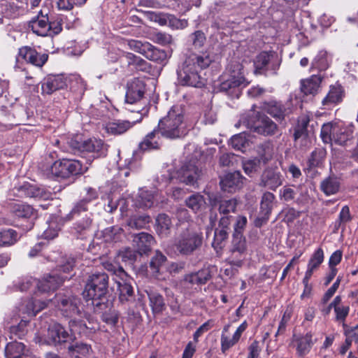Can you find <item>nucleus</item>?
<instances>
[{
  "label": "nucleus",
  "mask_w": 358,
  "mask_h": 358,
  "mask_svg": "<svg viewBox=\"0 0 358 358\" xmlns=\"http://www.w3.org/2000/svg\"><path fill=\"white\" fill-rule=\"evenodd\" d=\"M250 143L247 134L245 132L234 135L231 138L232 148L243 152L250 146Z\"/></svg>",
  "instance_id": "41"
},
{
  "label": "nucleus",
  "mask_w": 358,
  "mask_h": 358,
  "mask_svg": "<svg viewBox=\"0 0 358 358\" xmlns=\"http://www.w3.org/2000/svg\"><path fill=\"white\" fill-rule=\"evenodd\" d=\"M241 79V78L233 79L232 77H229L228 75L223 76L219 87L220 91L227 94H233L241 85L244 83Z\"/></svg>",
  "instance_id": "32"
},
{
  "label": "nucleus",
  "mask_w": 358,
  "mask_h": 358,
  "mask_svg": "<svg viewBox=\"0 0 358 358\" xmlns=\"http://www.w3.org/2000/svg\"><path fill=\"white\" fill-rule=\"evenodd\" d=\"M227 71L229 73L228 76L229 77H232L233 79L241 78L242 82L245 83V78L244 77L243 65L239 62L231 61L228 65Z\"/></svg>",
  "instance_id": "48"
},
{
  "label": "nucleus",
  "mask_w": 358,
  "mask_h": 358,
  "mask_svg": "<svg viewBox=\"0 0 358 358\" xmlns=\"http://www.w3.org/2000/svg\"><path fill=\"white\" fill-rule=\"evenodd\" d=\"M185 204L192 211L196 213L205 208L206 201L203 195L196 193L186 199Z\"/></svg>",
  "instance_id": "39"
},
{
  "label": "nucleus",
  "mask_w": 358,
  "mask_h": 358,
  "mask_svg": "<svg viewBox=\"0 0 358 358\" xmlns=\"http://www.w3.org/2000/svg\"><path fill=\"white\" fill-rule=\"evenodd\" d=\"M24 345L22 343L10 342L8 343L5 349V355L6 358H24L26 355L24 354Z\"/></svg>",
  "instance_id": "36"
},
{
  "label": "nucleus",
  "mask_w": 358,
  "mask_h": 358,
  "mask_svg": "<svg viewBox=\"0 0 358 358\" xmlns=\"http://www.w3.org/2000/svg\"><path fill=\"white\" fill-rule=\"evenodd\" d=\"M261 164L256 159L248 160L243 163V170L247 175L251 176L261 169Z\"/></svg>",
  "instance_id": "55"
},
{
  "label": "nucleus",
  "mask_w": 358,
  "mask_h": 358,
  "mask_svg": "<svg viewBox=\"0 0 358 358\" xmlns=\"http://www.w3.org/2000/svg\"><path fill=\"white\" fill-rule=\"evenodd\" d=\"M296 195V191L289 185L284 186L279 192L280 199L286 202L294 201Z\"/></svg>",
  "instance_id": "54"
},
{
  "label": "nucleus",
  "mask_w": 358,
  "mask_h": 358,
  "mask_svg": "<svg viewBox=\"0 0 358 358\" xmlns=\"http://www.w3.org/2000/svg\"><path fill=\"white\" fill-rule=\"evenodd\" d=\"M210 201L213 207L218 206V211L221 215H229L234 213L236 209L237 201L235 199L227 200L215 196L210 197Z\"/></svg>",
  "instance_id": "27"
},
{
  "label": "nucleus",
  "mask_w": 358,
  "mask_h": 358,
  "mask_svg": "<svg viewBox=\"0 0 358 358\" xmlns=\"http://www.w3.org/2000/svg\"><path fill=\"white\" fill-rule=\"evenodd\" d=\"M17 239V233L12 229L0 231V246L13 245Z\"/></svg>",
  "instance_id": "46"
},
{
  "label": "nucleus",
  "mask_w": 358,
  "mask_h": 358,
  "mask_svg": "<svg viewBox=\"0 0 358 358\" xmlns=\"http://www.w3.org/2000/svg\"><path fill=\"white\" fill-rule=\"evenodd\" d=\"M159 134L160 133L157 129L147 134L140 143L139 148L143 151L159 149L161 145Z\"/></svg>",
  "instance_id": "29"
},
{
  "label": "nucleus",
  "mask_w": 358,
  "mask_h": 358,
  "mask_svg": "<svg viewBox=\"0 0 358 358\" xmlns=\"http://www.w3.org/2000/svg\"><path fill=\"white\" fill-rule=\"evenodd\" d=\"M11 212L20 218H30L34 215V208L24 203H13L11 206Z\"/></svg>",
  "instance_id": "40"
},
{
  "label": "nucleus",
  "mask_w": 358,
  "mask_h": 358,
  "mask_svg": "<svg viewBox=\"0 0 358 358\" xmlns=\"http://www.w3.org/2000/svg\"><path fill=\"white\" fill-rule=\"evenodd\" d=\"M275 199V195L269 192L262 194L260 202V215H264V220H268L273 207V202Z\"/></svg>",
  "instance_id": "33"
},
{
  "label": "nucleus",
  "mask_w": 358,
  "mask_h": 358,
  "mask_svg": "<svg viewBox=\"0 0 358 358\" xmlns=\"http://www.w3.org/2000/svg\"><path fill=\"white\" fill-rule=\"evenodd\" d=\"M211 62L212 58L206 52L189 55L177 70L179 84L198 88L204 86L205 79L201 76L200 71L208 67Z\"/></svg>",
  "instance_id": "2"
},
{
  "label": "nucleus",
  "mask_w": 358,
  "mask_h": 358,
  "mask_svg": "<svg viewBox=\"0 0 358 358\" xmlns=\"http://www.w3.org/2000/svg\"><path fill=\"white\" fill-rule=\"evenodd\" d=\"M48 15L43 10H41L38 15L33 18L29 24L31 31L38 36H48Z\"/></svg>",
  "instance_id": "18"
},
{
  "label": "nucleus",
  "mask_w": 358,
  "mask_h": 358,
  "mask_svg": "<svg viewBox=\"0 0 358 358\" xmlns=\"http://www.w3.org/2000/svg\"><path fill=\"white\" fill-rule=\"evenodd\" d=\"M138 12L143 13L145 17L152 22H157L161 26L166 25L168 13L142 10H138Z\"/></svg>",
  "instance_id": "47"
},
{
  "label": "nucleus",
  "mask_w": 358,
  "mask_h": 358,
  "mask_svg": "<svg viewBox=\"0 0 358 358\" xmlns=\"http://www.w3.org/2000/svg\"><path fill=\"white\" fill-rule=\"evenodd\" d=\"M145 85L139 78H134L127 83L126 102L133 104L140 101L144 95Z\"/></svg>",
  "instance_id": "13"
},
{
  "label": "nucleus",
  "mask_w": 358,
  "mask_h": 358,
  "mask_svg": "<svg viewBox=\"0 0 358 358\" xmlns=\"http://www.w3.org/2000/svg\"><path fill=\"white\" fill-rule=\"evenodd\" d=\"M87 169L88 167L83 166L79 160L62 159L51 164L48 173L58 178H68L72 176L83 174Z\"/></svg>",
  "instance_id": "8"
},
{
  "label": "nucleus",
  "mask_w": 358,
  "mask_h": 358,
  "mask_svg": "<svg viewBox=\"0 0 358 358\" xmlns=\"http://www.w3.org/2000/svg\"><path fill=\"white\" fill-rule=\"evenodd\" d=\"M119 296L118 299L120 303L122 305L132 303L134 301V292L132 285L124 279V277L120 278V280L117 282Z\"/></svg>",
  "instance_id": "26"
},
{
  "label": "nucleus",
  "mask_w": 358,
  "mask_h": 358,
  "mask_svg": "<svg viewBox=\"0 0 358 358\" xmlns=\"http://www.w3.org/2000/svg\"><path fill=\"white\" fill-rule=\"evenodd\" d=\"M152 39L154 42L162 45H166L172 42V36L164 32L154 33L152 36Z\"/></svg>",
  "instance_id": "60"
},
{
  "label": "nucleus",
  "mask_w": 358,
  "mask_h": 358,
  "mask_svg": "<svg viewBox=\"0 0 358 358\" xmlns=\"http://www.w3.org/2000/svg\"><path fill=\"white\" fill-rule=\"evenodd\" d=\"M128 58L131 60L129 65H133L137 71H147L149 69V64L144 59L133 54H129Z\"/></svg>",
  "instance_id": "53"
},
{
  "label": "nucleus",
  "mask_w": 358,
  "mask_h": 358,
  "mask_svg": "<svg viewBox=\"0 0 358 358\" xmlns=\"http://www.w3.org/2000/svg\"><path fill=\"white\" fill-rule=\"evenodd\" d=\"M71 277L66 275L59 276L58 274L45 275L42 280H39L37 286L41 292H48L57 289L65 280Z\"/></svg>",
  "instance_id": "17"
},
{
  "label": "nucleus",
  "mask_w": 358,
  "mask_h": 358,
  "mask_svg": "<svg viewBox=\"0 0 358 358\" xmlns=\"http://www.w3.org/2000/svg\"><path fill=\"white\" fill-rule=\"evenodd\" d=\"M85 190L86 196L75 204L71 211L66 216V220L69 221L80 217L83 213L87 211V204L98 198V193L94 189L87 187Z\"/></svg>",
  "instance_id": "11"
},
{
  "label": "nucleus",
  "mask_w": 358,
  "mask_h": 358,
  "mask_svg": "<svg viewBox=\"0 0 358 358\" xmlns=\"http://www.w3.org/2000/svg\"><path fill=\"white\" fill-rule=\"evenodd\" d=\"M343 334L345 337L357 341L358 340V325L355 327H349L345 323H343Z\"/></svg>",
  "instance_id": "64"
},
{
  "label": "nucleus",
  "mask_w": 358,
  "mask_h": 358,
  "mask_svg": "<svg viewBox=\"0 0 358 358\" xmlns=\"http://www.w3.org/2000/svg\"><path fill=\"white\" fill-rule=\"evenodd\" d=\"M87 0H58L57 2L59 10H70L74 5H83Z\"/></svg>",
  "instance_id": "56"
},
{
  "label": "nucleus",
  "mask_w": 358,
  "mask_h": 358,
  "mask_svg": "<svg viewBox=\"0 0 358 358\" xmlns=\"http://www.w3.org/2000/svg\"><path fill=\"white\" fill-rule=\"evenodd\" d=\"M166 261V257L162 252L157 251L155 255L151 259L150 268L153 275L157 276L160 267Z\"/></svg>",
  "instance_id": "51"
},
{
  "label": "nucleus",
  "mask_w": 358,
  "mask_h": 358,
  "mask_svg": "<svg viewBox=\"0 0 358 358\" xmlns=\"http://www.w3.org/2000/svg\"><path fill=\"white\" fill-rule=\"evenodd\" d=\"M243 177L240 172L229 173L220 180V186L223 191L228 192H235L241 187Z\"/></svg>",
  "instance_id": "25"
},
{
  "label": "nucleus",
  "mask_w": 358,
  "mask_h": 358,
  "mask_svg": "<svg viewBox=\"0 0 358 358\" xmlns=\"http://www.w3.org/2000/svg\"><path fill=\"white\" fill-rule=\"evenodd\" d=\"M83 213H85L84 217L78 220L74 224L73 227L76 232L80 234L87 231L90 229L92 223V213H89L87 210V212L83 213Z\"/></svg>",
  "instance_id": "42"
},
{
  "label": "nucleus",
  "mask_w": 358,
  "mask_h": 358,
  "mask_svg": "<svg viewBox=\"0 0 358 358\" xmlns=\"http://www.w3.org/2000/svg\"><path fill=\"white\" fill-rule=\"evenodd\" d=\"M274 53L273 52L262 51L255 58L254 61L255 73V74H265L268 70V65L271 63V68L273 71V74H277V70L279 68V63H273L271 59L273 57Z\"/></svg>",
  "instance_id": "12"
},
{
  "label": "nucleus",
  "mask_w": 358,
  "mask_h": 358,
  "mask_svg": "<svg viewBox=\"0 0 358 358\" xmlns=\"http://www.w3.org/2000/svg\"><path fill=\"white\" fill-rule=\"evenodd\" d=\"M246 241L243 234H234L231 242V252L233 255L238 254L240 256L245 255L246 252Z\"/></svg>",
  "instance_id": "37"
},
{
  "label": "nucleus",
  "mask_w": 358,
  "mask_h": 358,
  "mask_svg": "<svg viewBox=\"0 0 358 358\" xmlns=\"http://www.w3.org/2000/svg\"><path fill=\"white\" fill-rule=\"evenodd\" d=\"M341 187L339 178L331 176L325 178L320 182V189L327 196L336 194L338 192Z\"/></svg>",
  "instance_id": "30"
},
{
  "label": "nucleus",
  "mask_w": 358,
  "mask_h": 358,
  "mask_svg": "<svg viewBox=\"0 0 358 358\" xmlns=\"http://www.w3.org/2000/svg\"><path fill=\"white\" fill-rule=\"evenodd\" d=\"M151 221V218L147 215H132L127 220V225L134 229H141L146 227Z\"/></svg>",
  "instance_id": "43"
},
{
  "label": "nucleus",
  "mask_w": 358,
  "mask_h": 358,
  "mask_svg": "<svg viewBox=\"0 0 358 358\" xmlns=\"http://www.w3.org/2000/svg\"><path fill=\"white\" fill-rule=\"evenodd\" d=\"M157 129L162 136L168 139H177L186 136L187 129L185 121V107L175 105L158 123Z\"/></svg>",
  "instance_id": "4"
},
{
  "label": "nucleus",
  "mask_w": 358,
  "mask_h": 358,
  "mask_svg": "<svg viewBox=\"0 0 358 358\" xmlns=\"http://www.w3.org/2000/svg\"><path fill=\"white\" fill-rule=\"evenodd\" d=\"M262 109L278 121L283 120L285 117L289 113L288 108L281 102L276 101L263 103Z\"/></svg>",
  "instance_id": "24"
},
{
  "label": "nucleus",
  "mask_w": 358,
  "mask_h": 358,
  "mask_svg": "<svg viewBox=\"0 0 358 358\" xmlns=\"http://www.w3.org/2000/svg\"><path fill=\"white\" fill-rule=\"evenodd\" d=\"M143 55L147 59L155 62L162 61L166 56L164 51L157 49L150 43H148V47H146Z\"/></svg>",
  "instance_id": "49"
},
{
  "label": "nucleus",
  "mask_w": 358,
  "mask_h": 358,
  "mask_svg": "<svg viewBox=\"0 0 358 358\" xmlns=\"http://www.w3.org/2000/svg\"><path fill=\"white\" fill-rule=\"evenodd\" d=\"M254 108L255 106L250 113L242 115L240 122L250 130L264 136L277 134V124L265 114L255 111Z\"/></svg>",
  "instance_id": "5"
},
{
  "label": "nucleus",
  "mask_w": 358,
  "mask_h": 358,
  "mask_svg": "<svg viewBox=\"0 0 358 358\" xmlns=\"http://www.w3.org/2000/svg\"><path fill=\"white\" fill-rule=\"evenodd\" d=\"M258 157L255 158L263 165L267 164L273 156V148L270 143L260 144L257 148Z\"/></svg>",
  "instance_id": "38"
},
{
  "label": "nucleus",
  "mask_w": 358,
  "mask_h": 358,
  "mask_svg": "<svg viewBox=\"0 0 358 358\" xmlns=\"http://www.w3.org/2000/svg\"><path fill=\"white\" fill-rule=\"evenodd\" d=\"M329 66L328 61L325 54L317 55L312 63V68L320 71H324Z\"/></svg>",
  "instance_id": "63"
},
{
  "label": "nucleus",
  "mask_w": 358,
  "mask_h": 358,
  "mask_svg": "<svg viewBox=\"0 0 358 358\" xmlns=\"http://www.w3.org/2000/svg\"><path fill=\"white\" fill-rule=\"evenodd\" d=\"M202 243V234L187 227L179 234L175 241L174 247L180 255L189 256L199 249Z\"/></svg>",
  "instance_id": "6"
},
{
  "label": "nucleus",
  "mask_w": 358,
  "mask_h": 358,
  "mask_svg": "<svg viewBox=\"0 0 358 358\" xmlns=\"http://www.w3.org/2000/svg\"><path fill=\"white\" fill-rule=\"evenodd\" d=\"M322 76L320 75H313L309 78L302 80L301 82V90L306 95L315 94L317 93Z\"/></svg>",
  "instance_id": "28"
},
{
  "label": "nucleus",
  "mask_w": 358,
  "mask_h": 358,
  "mask_svg": "<svg viewBox=\"0 0 358 358\" xmlns=\"http://www.w3.org/2000/svg\"><path fill=\"white\" fill-rule=\"evenodd\" d=\"M67 86L66 79L62 75H50L44 78L41 85L43 94H52Z\"/></svg>",
  "instance_id": "16"
},
{
  "label": "nucleus",
  "mask_w": 358,
  "mask_h": 358,
  "mask_svg": "<svg viewBox=\"0 0 358 358\" xmlns=\"http://www.w3.org/2000/svg\"><path fill=\"white\" fill-rule=\"evenodd\" d=\"M345 96V91L343 87L338 83L330 85L329 92L322 99V104L329 108L330 107L337 105L343 101Z\"/></svg>",
  "instance_id": "21"
},
{
  "label": "nucleus",
  "mask_w": 358,
  "mask_h": 358,
  "mask_svg": "<svg viewBox=\"0 0 358 358\" xmlns=\"http://www.w3.org/2000/svg\"><path fill=\"white\" fill-rule=\"evenodd\" d=\"M90 346L85 343H76L69 347L71 358H84L90 352Z\"/></svg>",
  "instance_id": "45"
},
{
  "label": "nucleus",
  "mask_w": 358,
  "mask_h": 358,
  "mask_svg": "<svg viewBox=\"0 0 358 358\" xmlns=\"http://www.w3.org/2000/svg\"><path fill=\"white\" fill-rule=\"evenodd\" d=\"M156 231L162 237H166L172 226L170 217L166 214H159L156 219Z\"/></svg>",
  "instance_id": "35"
},
{
  "label": "nucleus",
  "mask_w": 358,
  "mask_h": 358,
  "mask_svg": "<svg viewBox=\"0 0 358 358\" xmlns=\"http://www.w3.org/2000/svg\"><path fill=\"white\" fill-rule=\"evenodd\" d=\"M200 176V171L193 164L183 165L178 173V180L187 185H194Z\"/></svg>",
  "instance_id": "20"
},
{
  "label": "nucleus",
  "mask_w": 358,
  "mask_h": 358,
  "mask_svg": "<svg viewBox=\"0 0 358 358\" xmlns=\"http://www.w3.org/2000/svg\"><path fill=\"white\" fill-rule=\"evenodd\" d=\"M293 343L296 347V354L299 357H304L309 353L315 343V341L313 339V334L308 332L303 336H294Z\"/></svg>",
  "instance_id": "22"
},
{
  "label": "nucleus",
  "mask_w": 358,
  "mask_h": 358,
  "mask_svg": "<svg viewBox=\"0 0 358 358\" xmlns=\"http://www.w3.org/2000/svg\"><path fill=\"white\" fill-rule=\"evenodd\" d=\"M166 18V25L173 29H182L187 26V21L178 19L173 15L168 13Z\"/></svg>",
  "instance_id": "61"
},
{
  "label": "nucleus",
  "mask_w": 358,
  "mask_h": 358,
  "mask_svg": "<svg viewBox=\"0 0 358 358\" xmlns=\"http://www.w3.org/2000/svg\"><path fill=\"white\" fill-rule=\"evenodd\" d=\"M326 157V150L324 148H316L312 152L308 159V166L310 168L319 166Z\"/></svg>",
  "instance_id": "50"
},
{
  "label": "nucleus",
  "mask_w": 358,
  "mask_h": 358,
  "mask_svg": "<svg viewBox=\"0 0 358 358\" xmlns=\"http://www.w3.org/2000/svg\"><path fill=\"white\" fill-rule=\"evenodd\" d=\"M70 144L73 150L80 152L92 153L94 157L104 155L107 151V145L104 144L103 141L95 138L80 142L77 140H71Z\"/></svg>",
  "instance_id": "9"
},
{
  "label": "nucleus",
  "mask_w": 358,
  "mask_h": 358,
  "mask_svg": "<svg viewBox=\"0 0 358 358\" xmlns=\"http://www.w3.org/2000/svg\"><path fill=\"white\" fill-rule=\"evenodd\" d=\"M108 276L105 273H94L89 276L85 289L84 297L92 301L94 311H101L109 308L110 302L107 299Z\"/></svg>",
  "instance_id": "3"
},
{
  "label": "nucleus",
  "mask_w": 358,
  "mask_h": 358,
  "mask_svg": "<svg viewBox=\"0 0 358 358\" xmlns=\"http://www.w3.org/2000/svg\"><path fill=\"white\" fill-rule=\"evenodd\" d=\"M239 341L238 338L234 335L231 338L228 337L225 334L221 336V350L223 353L226 352L229 348L233 347Z\"/></svg>",
  "instance_id": "59"
},
{
  "label": "nucleus",
  "mask_w": 358,
  "mask_h": 358,
  "mask_svg": "<svg viewBox=\"0 0 358 358\" xmlns=\"http://www.w3.org/2000/svg\"><path fill=\"white\" fill-rule=\"evenodd\" d=\"M352 130L339 122L324 124L321 128V138L325 143H334L339 145H347L352 138Z\"/></svg>",
  "instance_id": "7"
},
{
  "label": "nucleus",
  "mask_w": 358,
  "mask_h": 358,
  "mask_svg": "<svg viewBox=\"0 0 358 358\" xmlns=\"http://www.w3.org/2000/svg\"><path fill=\"white\" fill-rule=\"evenodd\" d=\"M27 194L30 197L40 198L42 199H48L50 196V192H47L43 189L34 186L29 187Z\"/></svg>",
  "instance_id": "62"
},
{
  "label": "nucleus",
  "mask_w": 358,
  "mask_h": 358,
  "mask_svg": "<svg viewBox=\"0 0 358 358\" xmlns=\"http://www.w3.org/2000/svg\"><path fill=\"white\" fill-rule=\"evenodd\" d=\"M146 292L152 312L154 313H162L166 308V304L162 295L153 290L146 291Z\"/></svg>",
  "instance_id": "34"
},
{
  "label": "nucleus",
  "mask_w": 358,
  "mask_h": 358,
  "mask_svg": "<svg viewBox=\"0 0 358 358\" xmlns=\"http://www.w3.org/2000/svg\"><path fill=\"white\" fill-rule=\"evenodd\" d=\"M142 120V114L140 115L139 119L136 120H115L108 122L105 125V129L107 133L113 135H120L125 133L129 129L134 126L136 122H141Z\"/></svg>",
  "instance_id": "19"
},
{
  "label": "nucleus",
  "mask_w": 358,
  "mask_h": 358,
  "mask_svg": "<svg viewBox=\"0 0 358 358\" xmlns=\"http://www.w3.org/2000/svg\"><path fill=\"white\" fill-rule=\"evenodd\" d=\"M155 196L152 191L141 189L135 200V206L139 208H150L154 205Z\"/></svg>",
  "instance_id": "31"
},
{
  "label": "nucleus",
  "mask_w": 358,
  "mask_h": 358,
  "mask_svg": "<svg viewBox=\"0 0 358 358\" xmlns=\"http://www.w3.org/2000/svg\"><path fill=\"white\" fill-rule=\"evenodd\" d=\"M62 20L57 17L54 20H48V36H53L59 34L62 30Z\"/></svg>",
  "instance_id": "58"
},
{
  "label": "nucleus",
  "mask_w": 358,
  "mask_h": 358,
  "mask_svg": "<svg viewBox=\"0 0 358 358\" xmlns=\"http://www.w3.org/2000/svg\"><path fill=\"white\" fill-rule=\"evenodd\" d=\"M73 332L69 334L60 324L55 322L51 324L47 331L45 342L48 345L57 346L66 343L73 337Z\"/></svg>",
  "instance_id": "10"
},
{
  "label": "nucleus",
  "mask_w": 358,
  "mask_h": 358,
  "mask_svg": "<svg viewBox=\"0 0 358 358\" xmlns=\"http://www.w3.org/2000/svg\"><path fill=\"white\" fill-rule=\"evenodd\" d=\"M229 231L224 229V228L217 227L215 229L214 239L212 243V246L216 250L222 249L227 243L229 236Z\"/></svg>",
  "instance_id": "44"
},
{
  "label": "nucleus",
  "mask_w": 358,
  "mask_h": 358,
  "mask_svg": "<svg viewBox=\"0 0 358 358\" xmlns=\"http://www.w3.org/2000/svg\"><path fill=\"white\" fill-rule=\"evenodd\" d=\"M112 303L110 302V305L108 308L101 310V311H94L96 313H102V320L103 322L108 324L115 325L118 322V315L115 310H111Z\"/></svg>",
  "instance_id": "52"
},
{
  "label": "nucleus",
  "mask_w": 358,
  "mask_h": 358,
  "mask_svg": "<svg viewBox=\"0 0 358 358\" xmlns=\"http://www.w3.org/2000/svg\"><path fill=\"white\" fill-rule=\"evenodd\" d=\"M154 243V238L148 233L141 232L134 236L133 245L141 255L148 254Z\"/></svg>",
  "instance_id": "23"
},
{
  "label": "nucleus",
  "mask_w": 358,
  "mask_h": 358,
  "mask_svg": "<svg viewBox=\"0 0 358 358\" xmlns=\"http://www.w3.org/2000/svg\"><path fill=\"white\" fill-rule=\"evenodd\" d=\"M49 303H53L62 315L71 318L69 322V327L73 333L85 334L88 329H96L94 317L80 308V299L71 294L59 293L54 299L47 301L29 300L26 304V313L35 316L37 313L47 307Z\"/></svg>",
  "instance_id": "1"
},
{
  "label": "nucleus",
  "mask_w": 358,
  "mask_h": 358,
  "mask_svg": "<svg viewBox=\"0 0 358 358\" xmlns=\"http://www.w3.org/2000/svg\"><path fill=\"white\" fill-rule=\"evenodd\" d=\"M324 260V252L322 248L316 250L310 257L308 265L311 268L316 269L322 263Z\"/></svg>",
  "instance_id": "57"
},
{
  "label": "nucleus",
  "mask_w": 358,
  "mask_h": 358,
  "mask_svg": "<svg viewBox=\"0 0 358 358\" xmlns=\"http://www.w3.org/2000/svg\"><path fill=\"white\" fill-rule=\"evenodd\" d=\"M282 176L280 172L272 169H267L262 173L259 185L271 190H275L282 185Z\"/></svg>",
  "instance_id": "15"
},
{
  "label": "nucleus",
  "mask_w": 358,
  "mask_h": 358,
  "mask_svg": "<svg viewBox=\"0 0 358 358\" xmlns=\"http://www.w3.org/2000/svg\"><path fill=\"white\" fill-rule=\"evenodd\" d=\"M19 57L34 66L42 67L48 60L47 54L38 53L35 49L24 46L19 49Z\"/></svg>",
  "instance_id": "14"
}]
</instances>
